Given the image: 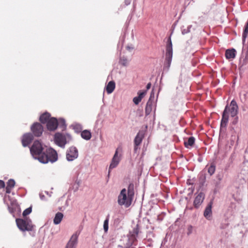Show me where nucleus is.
Segmentation results:
<instances>
[{"mask_svg":"<svg viewBox=\"0 0 248 248\" xmlns=\"http://www.w3.org/2000/svg\"><path fill=\"white\" fill-rule=\"evenodd\" d=\"M58 125L61 127L62 129H64L66 127L65 121L62 119H59L58 121Z\"/></svg>","mask_w":248,"mask_h":248,"instance_id":"nucleus-30","label":"nucleus"},{"mask_svg":"<svg viewBox=\"0 0 248 248\" xmlns=\"http://www.w3.org/2000/svg\"><path fill=\"white\" fill-rule=\"evenodd\" d=\"M191 228H192L191 227L189 228V229H189V232L187 233L188 234H189L191 233Z\"/></svg>","mask_w":248,"mask_h":248,"instance_id":"nucleus-44","label":"nucleus"},{"mask_svg":"<svg viewBox=\"0 0 248 248\" xmlns=\"http://www.w3.org/2000/svg\"><path fill=\"white\" fill-rule=\"evenodd\" d=\"M245 61L248 62V48H247V51L246 52Z\"/></svg>","mask_w":248,"mask_h":248,"instance_id":"nucleus-40","label":"nucleus"},{"mask_svg":"<svg viewBox=\"0 0 248 248\" xmlns=\"http://www.w3.org/2000/svg\"><path fill=\"white\" fill-rule=\"evenodd\" d=\"M77 240L78 236L76 233H75L71 236L65 248H76Z\"/></svg>","mask_w":248,"mask_h":248,"instance_id":"nucleus-16","label":"nucleus"},{"mask_svg":"<svg viewBox=\"0 0 248 248\" xmlns=\"http://www.w3.org/2000/svg\"><path fill=\"white\" fill-rule=\"evenodd\" d=\"M16 223L18 228L22 231H30L32 229V226L29 222L23 219H16Z\"/></svg>","mask_w":248,"mask_h":248,"instance_id":"nucleus-9","label":"nucleus"},{"mask_svg":"<svg viewBox=\"0 0 248 248\" xmlns=\"http://www.w3.org/2000/svg\"><path fill=\"white\" fill-rule=\"evenodd\" d=\"M31 130L35 136L40 137L43 133V127L41 124L35 123L31 126Z\"/></svg>","mask_w":248,"mask_h":248,"instance_id":"nucleus-11","label":"nucleus"},{"mask_svg":"<svg viewBox=\"0 0 248 248\" xmlns=\"http://www.w3.org/2000/svg\"><path fill=\"white\" fill-rule=\"evenodd\" d=\"M205 179H206V176L205 175H203L202 176V178L201 177L200 181H201V183L202 185H203V184H204V183L205 182Z\"/></svg>","mask_w":248,"mask_h":248,"instance_id":"nucleus-36","label":"nucleus"},{"mask_svg":"<svg viewBox=\"0 0 248 248\" xmlns=\"http://www.w3.org/2000/svg\"><path fill=\"white\" fill-rule=\"evenodd\" d=\"M139 233L138 225H136V227L133 228L132 231L129 232V234L126 237L124 238L125 244H124V248H129L135 241L136 236Z\"/></svg>","mask_w":248,"mask_h":248,"instance_id":"nucleus-5","label":"nucleus"},{"mask_svg":"<svg viewBox=\"0 0 248 248\" xmlns=\"http://www.w3.org/2000/svg\"><path fill=\"white\" fill-rule=\"evenodd\" d=\"M63 217V215L61 212H58L55 215L53 219V222L55 224L57 225L60 223Z\"/></svg>","mask_w":248,"mask_h":248,"instance_id":"nucleus-23","label":"nucleus"},{"mask_svg":"<svg viewBox=\"0 0 248 248\" xmlns=\"http://www.w3.org/2000/svg\"><path fill=\"white\" fill-rule=\"evenodd\" d=\"M236 51L235 49H227L225 52V56L226 59L232 60L236 56Z\"/></svg>","mask_w":248,"mask_h":248,"instance_id":"nucleus-19","label":"nucleus"},{"mask_svg":"<svg viewBox=\"0 0 248 248\" xmlns=\"http://www.w3.org/2000/svg\"><path fill=\"white\" fill-rule=\"evenodd\" d=\"M191 27H192L191 25H189L187 27L186 29H182V33L183 34H186V33L189 32Z\"/></svg>","mask_w":248,"mask_h":248,"instance_id":"nucleus-33","label":"nucleus"},{"mask_svg":"<svg viewBox=\"0 0 248 248\" xmlns=\"http://www.w3.org/2000/svg\"><path fill=\"white\" fill-rule=\"evenodd\" d=\"M78 157V151L75 147H70L66 152V158L68 161H73Z\"/></svg>","mask_w":248,"mask_h":248,"instance_id":"nucleus-12","label":"nucleus"},{"mask_svg":"<svg viewBox=\"0 0 248 248\" xmlns=\"http://www.w3.org/2000/svg\"><path fill=\"white\" fill-rule=\"evenodd\" d=\"M133 199V197L127 194L126 189L123 188L118 196V203L120 205L127 208L131 204Z\"/></svg>","mask_w":248,"mask_h":248,"instance_id":"nucleus-3","label":"nucleus"},{"mask_svg":"<svg viewBox=\"0 0 248 248\" xmlns=\"http://www.w3.org/2000/svg\"><path fill=\"white\" fill-rule=\"evenodd\" d=\"M144 133L143 131H140L138 132L134 139V144L139 146L141 143L144 137Z\"/></svg>","mask_w":248,"mask_h":248,"instance_id":"nucleus-17","label":"nucleus"},{"mask_svg":"<svg viewBox=\"0 0 248 248\" xmlns=\"http://www.w3.org/2000/svg\"><path fill=\"white\" fill-rule=\"evenodd\" d=\"M172 45L170 37L168 40V43L166 47V61L167 63V66L169 68L170 66L172 57Z\"/></svg>","mask_w":248,"mask_h":248,"instance_id":"nucleus-7","label":"nucleus"},{"mask_svg":"<svg viewBox=\"0 0 248 248\" xmlns=\"http://www.w3.org/2000/svg\"><path fill=\"white\" fill-rule=\"evenodd\" d=\"M120 63L124 66H126L128 63V60L124 57H122L120 60Z\"/></svg>","mask_w":248,"mask_h":248,"instance_id":"nucleus-28","label":"nucleus"},{"mask_svg":"<svg viewBox=\"0 0 248 248\" xmlns=\"http://www.w3.org/2000/svg\"><path fill=\"white\" fill-rule=\"evenodd\" d=\"M5 186V185L4 181L0 180V188H4Z\"/></svg>","mask_w":248,"mask_h":248,"instance_id":"nucleus-37","label":"nucleus"},{"mask_svg":"<svg viewBox=\"0 0 248 248\" xmlns=\"http://www.w3.org/2000/svg\"><path fill=\"white\" fill-rule=\"evenodd\" d=\"M15 186V181L13 179H10L7 183V186L13 188Z\"/></svg>","mask_w":248,"mask_h":248,"instance_id":"nucleus-29","label":"nucleus"},{"mask_svg":"<svg viewBox=\"0 0 248 248\" xmlns=\"http://www.w3.org/2000/svg\"><path fill=\"white\" fill-rule=\"evenodd\" d=\"M127 191V193L128 195H130V196H132L134 197V185L133 184H130L128 187V189Z\"/></svg>","mask_w":248,"mask_h":248,"instance_id":"nucleus-25","label":"nucleus"},{"mask_svg":"<svg viewBox=\"0 0 248 248\" xmlns=\"http://www.w3.org/2000/svg\"><path fill=\"white\" fill-rule=\"evenodd\" d=\"M238 122V117L236 116V117H234V120L233 121H232V124H236Z\"/></svg>","mask_w":248,"mask_h":248,"instance_id":"nucleus-39","label":"nucleus"},{"mask_svg":"<svg viewBox=\"0 0 248 248\" xmlns=\"http://www.w3.org/2000/svg\"><path fill=\"white\" fill-rule=\"evenodd\" d=\"M146 94V91H139L138 92V96L140 97V98L142 99L143 97Z\"/></svg>","mask_w":248,"mask_h":248,"instance_id":"nucleus-35","label":"nucleus"},{"mask_svg":"<svg viewBox=\"0 0 248 248\" xmlns=\"http://www.w3.org/2000/svg\"><path fill=\"white\" fill-rule=\"evenodd\" d=\"M104 230L105 232H107L108 229V219L107 218L104 222L103 224Z\"/></svg>","mask_w":248,"mask_h":248,"instance_id":"nucleus-31","label":"nucleus"},{"mask_svg":"<svg viewBox=\"0 0 248 248\" xmlns=\"http://www.w3.org/2000/svg\"><path fill=\"white\" fill-rule=\"evenodd\" d=\"M47 128L49 131L55 130L58 126V121L54 118L51 117L50 120L46 123Z\"/></svg>","mask_w":248,"mask_h":248,"instance_id":"nucleus-13","label":"nucleus"},{"mask_svg":"<svg viewBox=\"0 0 248 248\" xmlns=\"http://www.w3.org/2000/svg\"><path fill=\"white\" fill-rule=\"evenodd\" d=\"M50 113L48 112L44 113L40 116L39 120L42 124L47 123L50 120Z\"/></svg>","mask_w":248,"mask_h":248,"instance_id":"nucleus-20","label":"nucleus"},{"mask_svg":"<svg viewBox=\"0 0 248 248\" xmlns=\"http://www.w3.org/2000/svg\"><path fill=\"white\" fill-rule=\"evenodd\" d=\"M12 188L8 187L6 186V193L9 194L11 193Z\"/></svg>","mask_w":248,"mask_h":248,"instance_id":"nucleus-38","label":"nucleus"},{"mask_svg":"<svg viewBox=\"0 0 248 248\" xmlns=\"http://www.w3.org/2000/svg\"><path fill=\"white\" fill-rule=\"evenodd\" d=\"M115 88V83L113 81H109L105 89L108 94L111 93Z\"/></svg>","mask_w":248,"mask_h":248,"instance_id":"nucleus-21","label":"nucleus"},{"mask_svg":"<svg viewBox=\"0 0 248 248\" xmlns=\"http://www.w3.org/2000/svg\"><path fill=\"white\" fill-rule=\"evenodd\" d=\"M141 99L140 98V97L139 96H136V97H135L134 98H133V102L134 103L136 104V105H138L139 104V103L141 101Z\"/></svg>","mask_w":248,"mask_h":248,"instance_id":"nucleus-34","label":"nucleus"},{"mask_svg":"<svg viewBox=\"0 0 248 248\" xmlns=\"http://www.w3.org/2000/svg\"><path fill=\"white\" fill-rule=\"evenodd\" d=\"M69 134H64L59 132L55 133L54 135L55 143L60 147H64L65 144L71 140Z\"/></svg>","mask_w":248,"mask_h":248,"instance_id":"nucleus-4","label":"nucleus"},{"mask_svg":"<svg viewBox=\"0 0 248 248\" xmlns=\"http://www.w3.org/2000/svg\"><path fill=\"white\" fill-rule=\"evenodd\" d=\"M238 107L235 101L232 100L230 105H227L223 111L221 122V127H225L229 121V114L231 117H235L238 113Z\"/></svg>","mask_w":248,"mask_h":248,"instance_id":"nucleus-2","label":"nucleus"},{"mask_svg":"<svg viewBox=\"0 0 248 248\" xmlns=\"http://www.w3.org/2000/svg\"><path fill=\"white\" fill-rule=\"evenodd\" d=\"M30 151L32 155L43 163H47L48 162L53 163L58 159L57 153L55 150L51 148L44 149L38 140L33 142Z\"/></svg>","mask_w":248,"mask_h":248,"instance_id":"nucleus-1","label":"nucleus"},{"mask_svg":"<svg viewBox=\"0 0 248 248\" xmlns=\"http://www.w3.org/2000/svg\"><path fill=\"white\" fill-rule=\"evenodd\" d=\"M223 176L221 175L218 174L217 175V181L214 183L216 187H217L220 184L221 181L222 180Z\"/></svg>","mask_w":248,"mask_h":248,"instance_id":"nucleus-27","label":"nucleus"},{"mask_svg":"<svg viewBox=\"0 0 248 248\" xmlns=\"http://www.w3.org/2000/svg\"><path fill=\"white\" fill-rule=\"evenodd\" d=\"M78 129H79V125L78 124Z\"/></svg>","mask_w":248,"mask_h":248,"instance_id":"nucleus-45","label":"nucleus"},{"mask_svg":"<svg viewBox=\"0 0 248 248\" xmlns=\"http://www.w3.org/2000/svg\"><path fill=\"white\" fill-rule=\"evenodd\" d=\"M126 49L129 51H131L134 49V47L132 46H126Z\"/></svg>","mask_w":248,"mask_h":248,"instance_id":"nucleus-41","label":"nucleus"},{"mask_svg":"<svg viewBox=\"0 0 248 248\" xmlns=\"http://www.w3.org/2000/svg\"><path fill=\"white\" fill-rule=\"evenodd\" d=\"M195 142V138L193 137H189L187 141H185L184 144L186 148H188L189 146H191L193 145Z\"/></svg>","mask_w":248,"mask_h":248,"instance_id":"nucleus-24","label":"nucleus"},{"mask_svg":"<svg viewBox=\"0 0 248 248\" xmlns=\"http://www.w3.org/2000/svg\"><path fill=\"white\" fill-rule=\"evenodd\" d=\"M155 93L153 91L151 93L150 97L149 100L148 101L145 108V114L146 115H149L152 111L154 109L155 111L156 109V101L154 100Z\"/></svg>","mask_w":248,"mask_h":248,"instance_id":"nucleus-6","label":"nucleus"},{"mask_svg":"<svg viewBox=\"0 0 248 248\" xmlns=\"http://www.w3.org/2000/svg\"><path fill=\"white\" fill-rule=\"evenodd\" d=\"M215 170H216L215 165L214 164H212L208 168L207 171H208V172L209 173V174L210 175H213L214 173V172L215 171Z\"/></svg>","mask_w":248,"mask_h":248,"instance_id":"nucleus-26","label":"nucleus"},{"mask_svg":"<svg viewBox=\"0 0 248 248\" xmlns=\"http://www.w3.org/2000/svg\"><path fill=\"white\" fill-rule=\"evenodd\" d=\"M4 202L7 205L9 212L11 213H13L17 206L16 200L8 195L4 197Z\"/></svg>","mask_w":248,"mask_h":248,"instance_id":"nucleus-10","label":"nucleus"},{"mask_svg":"<svg viewBox=\"0 0 248 248\" xmlns=\"http://www.w3.org/2000/svg\"><path fill=\"white\" fill-rule=\"evenodd\" d=\"M121 159V154L119 153V149L117 148L115 152V154L112 158L111 163L110 164L108 169V175L110 173L111 170L116 168L119 164Z\"/></svg>","mask_w":248,"mask_h":248,"instance_id":"nucleus-8","label":"nucleus"},{"mask_svg":"<svg viewBox=\"0 0 248 248\" xmlns=\"http://www.w3.org/2000/svg\"><path fill=\"white\" fill-rule=\"evenodd\" d=\"M151 83H148L146 86L147 90H149L151 88Z\"/></svg>","mask_w":248,"mask_h":248,"instance_id":"nucleus-42","label":"nucleus"},{"mask_svg":"<svg viewBox=\"0 0 248 248\" xmlns=\"http://www.w3.org/2000/svg\"><path fill=\"white\" fill-rule=\"evenodd\" d=\"M204 199V195L203 193H200L195 198L194 201V205L196 208H198L202 203Z\"/></svg>","mask_w":248,"mask_h":248,"instance_id":"nucleus-15","label":"nucleus"},{"mask_svg":"<svg viewBox=\"0 0 248 248\" xmlns=\"http://www.w3.org/2000/svg\"><path fill=\"white\" fill-rule=\"evenodd\" d=\"M80 136L84 140H89L92 137V134L90 131L84 130L81 132Z\"/></svg>","mask_w":248,"mask_h":248,"instance_id":"nucleus-22","label":"nucleus"},{"mask_svg":"<svg viewBox=\"0 0 248 248\" xmlns=\"http://www.w3.org/2000/svg\"><path fill=\"white\" fill-rule=\"evenodd\" d=\"M212 216V202H210L206 207L204 212V216L207 219L210 220Z\"/></svg>","mask_w":248,"mask_h":248,"instance_id":"nucleus-18","label":"nucleus"},{"mask_svg":"<svg viewBox=\"0 0 248 248\" xmlns=\"http://www.w3.org/2000/svg\"><path fill=\"white\" fill-rule=\"evenodd\" d=\"M33 140V135L31 133L24 134L22 140V143L25 147L29 145Z\"/></svg>","mask_w":248,"mask_h":248,"instance_id":"nucleus-14","label":"nucleus"},{"mask_svg":"<svg viewBox=\"0 0 248 248\" xmlns=\"http://www.w3.org/2000/svg\"><path fill=\"white\" fill-rule=\"evenodd\" d=\"M31 207L28 208L23 211L22 215L24 217H26L29 215L31 212Z\"/></svg>","mask_w":248,"mask_h":248,"instance_id":"nucleus-32","label":"nucleus"},{"mask_svg":"<svg viewBox=\"0 0 248 248\" xmlns=\"http://www.w3.org/2000/svg\"><path fill=\"white\" fill-rule=\"evenodd\" d=\"M138 149V146H136L135 145V147H134V150L135 151H136Z\"/></svg>","mask_w":248,"mask_h":248,"instance_id":"nucleus-43","label":"nucleus"}]
</instances>
